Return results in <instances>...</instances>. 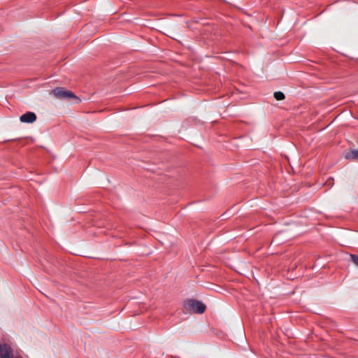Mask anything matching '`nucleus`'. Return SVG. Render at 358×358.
Masks as SVG:
<instances>
[{
  "mask_svg": "<svg viewBox=\"0 0 358 358\" xmlns=\"http://www.w3.org/2000/svg\"><path fill=\"white\" fill-rule=\"evenodd\" d=\"M184 306L187 310L195 313H203L206 310V306L202 302L195 299L187 300Z\"/></svg>",
  "mask_w": 358,
  "mask_h": 358,
  "instance_id": "1",
  "label": "nucleus"
},
{
  "mask_svg": "<svg viewBox=\"0 0 358 358\" xmlns=\"http://www.w3.org/2000/svg\"><path fill=\"white\" fill-rule=\"evenodd\" d=\"M51 94L54 95L56 98L60 99L77 98L76 96L72 92L66 90L64 87H56L52 90Z\"/></svg>",
  "mask_w": 358,
  "mask_h": 358,
  "instance_id": "2",
  "label": "nucleus"
},
{
  "mask_svg": "<svg viewBox=\"0 0 358 358\" xmlns=\"http://www.w3.org/2000/svg\"><path fill=\"white\" fill-rule=\"evenodd\" d=\"M0 358H13L11 348L8 344H0Z\"/></svg>",
  "mask_w": 358,
  "mask_h": 358,
  "instance_id": "3",
  "label": "nucleus"
},
{
  "mask_svg": "<svg viewBox=\"0 0 358 358\" xmlns=\"http://www.w3.org/2000/svg\"><path fill=\"white\" fill-rule=\"evenodd\" d=\"M20 120L24 123H33L36 120V115L33 112H27L20 116Z\"/></svg>",
  "mask_w": 358,
  "mask_h": 358,
  "instance_id": "4",
  "label": "nucleus"
},
{
  "mask_svg": "<svg viewBox=\"0 0 358 358\" xmlns=\"http://www.w3.org/2000/svg\"><path fill=\"white\" fill-rule=\"evenodd\" d=\"M346 158L353 159L358 161V150H352L351 152L346 155Z\"/></svg>",
  "mask_w": 358,
  "mask_h": 358,
  "instance_id": "5",
  "label": "nucleus"
},
{
  "mask_svg": "<svg viewBox=\"0 0 358 358\" xmlns=\"http://www.w3.org/2000/svg\"><path fill=\"white\" fill-rule=\"evenodd\" d=\"M274 97H275V99L276 100L281 101V100H283L285 99V95L281 92H275L274 93Z\"/></svg>",
  "mask_w": 358,
  "mask_h": 358,
  "instance_id": "6",
  "label": "nucleus"
},
{
  "mask_svg": "<svg viewBox=\"0 0 358 358\" xmlns=\"http://www.w3.org/2000/svg\"><path fill=\"white\" fill-rule=\"evenodd\" d=\"M350 259L352 260V262L357 266H358V256L355 255H352L351 254L350 255Z\"/></svg>",
  "mask_w": 358,
  "mask_h": 358,
  "instance_id": "7",
  "label": "nucleus"
},
{
  "mask_svg": "<svg viewBox=\"0 0 358 358\" xmlns=\"http://www.w3.org/2000/svg\"><path fill=\"white\" fill-rule=\"evenodd\" d=\"M17 358H22V357H17Z\"/></svg>",
  "mask_w": 358,
  "mask_h": 358,
  "instance_id": "8",
  "label": "nucleus"
}]
</instances>
